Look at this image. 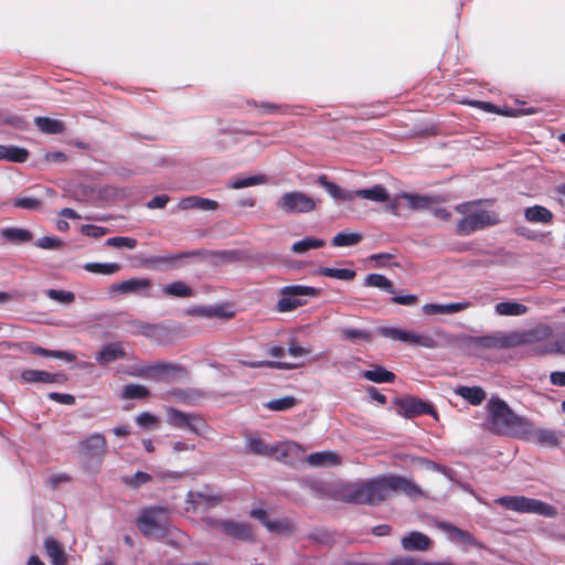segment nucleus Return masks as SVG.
Masks as SVG:
<instances>
[{
  "label": "nucleus",
  "mask_w": 565,
  "mask_h": 565,
  "mask_svg": "<svg viewBox=\"0 0 565 565\" xmlns=\"http://www.w3.org/2000/svg\"><path fill=\"white\" fill-rule=\"evenodd\" d=\"M394 494H404L416 500L425 497L423 489L412 479L402 475H380L364 481L347 483L341 489L343 502L377 505Z\"/></svg>",
  "instance_id": "nucleus-1"
},
{
  "label": "nucleus",
  "mask_w": 565,
  "mask_h": 565,
  "mask_svg": "<svg viewBox=\"0 0 565 565\" xmlns=\"http://www.w3.org/2000/svg\"><path fill=\"white\" fill-rule=\"evenodd\" d=\"M170 510L162 505H150L140 510L136 525L140 533L153 541H161L170 535Z\"/></svg>",
  "instance_id": "nucleus-2"
},
{
  "label": "nucleus",
  "mask_w": 565,
  "mask_h": 565,
  "mask_svg": "<svg viewBox=\"0 0 565 565\" xmlns=\"http://www.w3.org/2000/svg\"><path fill=\"white\" fill-rule=\"evenodd\" d=\"M246 451L258 456L276 455L277 459L286 465H294L295 460L305 455L302 446L296 441H286L276 447L267 446L262 438L249 436L246 441Z\"/></svg>",
  "instance_id": "nucleus-3"
},
{
  "label": "nucleus",
  "mask_w": 565,
  "mask_h": 565,
  "mask_svg": "<svg viewBox=\"0 0 565 565\" xmlns=\"http://www.w3.org/2000/svg\"><path fill=\"white\" fill-rule=\"evenodd\" d=\"M81 462L86 471L98 472L106 455V439L100 433H93L78 444Z\"/></svg>",
  "instance_id": "nucleus-4"
},
{
  "label": "nucleus",
  "mask_w": 565,
  "mask_h": 565,
  "mask_svg": "<svg viewBox=\"0 0 565 565\" xmlns=\"http://www.w3.org/2000/svg\"><path fill=\"white\" fill-rule=\"evenodd\" d=\"M321 295V289L305 285H287L279 289V296L275 310L280 313L291 312L307 305L306 297L316 298Z\"/></svg>",
  "instance_id": "nucleus-5"
},
{
  "label": "nucleus",
  "mask_w": 565,
  "mask_h": 565,
  "mask_svg": "<svg viewBox=\"0 0 565 565\" xmlns=\"http://www.w3.org/2000/svg\"><path fill=\"white\" fill-rule=\"evenodd\" d=\"M522 343V335L518 332L505 333L497 331L491 334L473 337L461 335L460 344L468 349H509Z\"/></svg>",
  "instance_id": "nucleus-6"
},
{
  "label": "nucleus",
  "mask_w": 565,
  "mask_h": 565,
  "mask_svg": "<svg viewBox=\"0 0 565 565\" xmlns=\"http://www.w3.org/2000/svg\"><path fill=\"white\" fill-rule=\"evenodd\" d=\"M134 375L152 380L154 382H172L175 380L185 379L189 372L185 366L169 361H158L153 364H146L140 366Z\"/></svg>",
  "instance_id": "nucleus-7"
},
{
  "label": "nucleus",
  "mask_w": 565,
  "mask_h": 565,
  "mask_svg": "<svg viewBox=\"0 0 565 565\" xmlns=\"http://www.w3.org/2000/svg\"><path fill=\"white\" fill-rule=\"evenodd\" d=\"M500 223L499 215L493 211L477 210L460 218L456 226V233L468 236L477 231L493 226Z\"/></svg>",
  "instance_id": "nucleus-8"
},
{
  "label": "nucleus",
  "mask_w": 565,
  "mask_h": 565,
  "mask_svg": "<svg viewBox=\"0 0 565 565\" xmlns=\"http://www.w3.org/2000/svg\"><path fill=\"white\" fill-rule=\"evenodd\" d=\"M167 423L177 429H188L194 435L201 436L206 429L205 419L200 414L185 413L173 406L166 408Z\"/></svg>",
  "instance_id": "nucleus-9"
},
{
  "label": "nucleus",
  "mask_w": 565,
  "mask_h": 565,
  "mask_svg": "<svg viewBox=\"0 0 565 565\" xmlns=\"http://www.w3.org/2000/svg\"><path fill=\"white\" fill-rule=\"evenodd\" d=\"M285 214H306L316 210L317 201L301 191L285 192L276 202Z\"/></svg>",
  "instance_id": "nucleus-10"
},
{
  "label": "nucleus",
  "mask_w": 565,
  "mask_h": 565,
  "mask_svg": "<svg viewBox=\"0 0 565 565\" xmlns=\"http://www.w3.org/2000/svg\"><path fill=\"white\" fill-rule=\"evenodd\" d=\"M205 255V249H194L151 256L147 262L156 269H178L184 265V259L204 257Z\"/></svg>",
  "instance_id": "nucleus-11"
},
{
  "label": "nucleus",
  "mask_w": 565,
  "mask_h": 565,
  "mask_svg": "<svg viewBox=\"0 0 565 565\" xmlns=\"http://www.w3.org/2000/svg\"><path fill=\"white\" fill-rule=\"evenodd\" d=\"M205 523L212 529H220L226 536L244 542L253 541V531L250 526L244 522L206 518Z\"/></svg>",
  "instance_id": "nucleus-12"
},
{
  "label": "nucleus",
  "mask_w": 565,
  "mask_h": 565,
  "mask_svg": "<svg viewBox=\"0 0 565 565\" xmlns=\"http://www.w3.org/2000/svg\"><path fill=\"white\" fill-rule=\"evenodd\" d=\"M395 404L401 409L399 414L405 418H413L419 415H431L437 418V411L429 402L417 397L396 398Z\"/></svg>",
  "instance_id": "nucleus-13"
},
{
  "label": "nucleus",
  "mask_w": 565,
  "mask_h": 565,
  "mask_svg": "<svg viewBox=\"0 0 565 565\" xmlns=\"http://www.w3.org/2000/svg\"><path fill=\"white\" fill-rule=\"evenodd\" d=\"M150 286L151 280L149 278L132 277L110 285L109 291L111 294L119 295L135 294L149 297L150 295L147 292V290L150 288Z\"/></svg>",
  "instance_id": "nucleus-14"
},
{
  "label": "nucleus",
  "mask_w": 565,
  "mask_h": 565,
  "mask_svg": "<svg viewBox=\"0 0 565 565\" xmlns=\"http://www.w3.org/2000/svg\"><path fill=\"white\" fill-rule=\"evenodd\" d=\"M504 427L515 438L531 441L534 437V425L524 416L514 414Z\"/></svg>",
  "instance_id": "nucleus-15"
},
{
  "label": "nucleus",
  "mask_w": 565,
  "mask_h": 565,
  "mask_svg": "<svg viewBox=\"0 0 565 565\" xmlns=\"http://www.w3.org/2000/svg\"><path fill=\"white\" fill-rule=\"evenodd\" d=\"M21 380L25 383H60L66 382L67 376L62 373H50L42 370H23L21 372Z\"/></svg>",
  "instance_id": "nucleus-16"
},
{
  "label": "nucleus",
  "mask_w": 565,
  "mask_h": 565,
  "mask_svg": "<svg viewBox=\"0 0 565 565\" xmlns=\"http://www.w3.org/2000/svg\"><path fill=\"white\" fill-rule=\"evenodd\" d=\"M170 393L179 403L188 406H198L210 396L209 392L195 387L174 388Z\"/></svg>",
  "instance_id": "nucleus-17"
},
{
  "label": "nucleus",
  "mask_w": 565,
  "mask_h": 565,
  "mask_svg": "<svg viewBox=\"0 0 565 565\" xmlns=\"http://www.w3.org/2000/svg\"><path fill=\"white\" fill-rule=\"evenodd\" d=\"M471 307L468 300L449 302V303H425L422 308L423 312L427 316L435 315H454Z\"/></svg>",
  "instance_id": "nucleus-18"
},
{
  "label": "nucleus",
  "mask_w": 565,
  "mask_h": 565,
  "mask_svg": "<svg viewBox=\"0 0 565 565\" xmlns=\"http://www.w3.org/2000/svg\"><path fill=\"white\" fill-rule=\"evenodd\" d=\"M514 414L503 399L491 397L489 401V415L493 424L501 423L505 426Z\"/></svg>",
  "instance_id": "nucleus-19"
},
{
  "label": "nucleus",
  "mask_w": 565,
  "mask_h": 565,
  "mask_svg": "<svg viewBox=\"0 0 565 565\" xmlns=\"http://www.w3.org/2000/svg\"><path fill=\"white\" fill-rule=\"evenodd\" d=\"M318 184L328 192L335 203L352 202V190L340 188L337 183L330 181L326 174L318 178Z\"/></svg>",
  "instance_id": "nucleus-20"
},
{
  "label": "nucleus",
  "mask_w": 565,
  "mask_h": 565,
  "mask_svg": "<svg viewBox=\"0 0 565 565\" xmlns=\"http://www.w3.org/2000/svg\"><path fill=\"white\" fill-rule=\"evenodd\" d=\"M438 527L446 533H449L454 539L460 541L466 546H475L478 548H484V544L479 542L470 532L465 531L451 523L440 522Z\"/></svg>",
  "instance_id": "nucleus-21"
},
{
  "label": "nucleus",
  "mask_w": 565,
  "mask_h": 565,
  "mask_svg": "<svg viewBox=\"0 0 565 565\" xmlns=\"http://www.w3.org/2000/svg\"><path fill=\"white\" fill-rule=\"evenodd\" d=\"M126 358V351L121 343L111 342L102 347L99 352L96 354L95 360L99 364H109L120 359Z\"/></svg>",
  "instance_id": "nucleus-22"
},
{
  "label": "nucleus",
  "mask_w": 565,
  "mask_h": 565,
  "mask_svg": "<svg viewBox=\"0 0 565 565\" xmlns=\"http://www.w3.org/2000/svg\"><path fill=\"white\" fill-rule=\"evenodd\" d=\"M532 498L524 495H504L495 500L505 510L514 511L518 513H530Z\"/></svg>",
  "instance_id": "nucleus-23"
},
{
  "label": "nucleus",
  "mask_w": 565,
  "mask_h": 565,
  "mask_svg": "<svg viewBox=\"0 0 565 565\" xmlns=\"http://www.w3.org/2000/svg\"><path fill=\"white\" fill-rule=\"evenodd\" d=\"M178 207L183 211L193 209L201 211H214L218 207V203L211 199L190 195L182 198L178 203Z\"/></svg>",
  "instance_id": "nucleus-24"
},
{
  "label": "nucleus",
  "mask_w": 565,
  "mask_h": 565,
  "mask_svg": "<svg viewBox=\"0 0 565 565\" xmlns=\"http://www.w3.org/2000/svg\"><path fill=\"white\" fill-rule=\"evenodd\" d=\"M185 313L193 317L211 318H231L232 312L225 310L223 306H192L185 310Z\"/></svg>",
  "instance_id": "nucleus-25"
},
{
  "label": "nucleus",
  "mask_w": 565,
  "mask_h": 565,
  "mask_svg": "<svg viewBox=\"0 0 565 565\" xmlns=\"http://www.w3.org/2000/svg\"><path fill=\"white\" fill-rule=\"evenodd\" d=\"M401 544L405 551H426L429 548L431 541L426 534L412 531L402 539Z\"/></svg>",
  "instance_id": "nucleus-26"
},
{
  "label": "nucleus",
  "mask_w": 565,
  "mask_h": 565,
  "mask_svg": "<svg viewBox=\"0 0 565 565\" xmlns=\"http://www.w3.org/2000/svg\"><path fill=\"white\" fill-rule=\"evenodd\" d=\"M26 352L43 358L60 359L66 362H74L76 359L75 354L71 351L50 350L31 342L26 343Z\"/></svg>",
  "instance_id": "nucleus-27"
},
{
  "label": "nucleus",
  "mask_w": 565,
  "mask_h": 565,
  "mask_svg": "<svg viewBox=\"0 0 565 565\" xmlns=\"http://www.w3.org/2000/svg\"><path fill=\"white\" fill-rule=\"evenodd\" d=\"M356 198L366 199L377 203H384L388 200L390 195L387 190L382 184H375L369 189L352 190V202Z\"/></svg>",
  "instance_id": "nucleus-28"
},
{
  "label": "nucleus",
  "mask_w": 565,
  "mask_h": 565,
  "mask_svg": "<svg viewBox=\"0 0 565 565\" xmlns=\"http://www.w3.org/2000/svg\"><path fill=\"white\" fill-rule=\"evenodd\" d=\"M524 217L530 223L551 224L553 221V213L547 207L535 204L524 210Z\"/></svg>",
  "instance_id": "nucleus-29"
},
{
  "label": "nucleus",
  "mask_w": 565,
  "mask_h": 565,
  "mask_svg": "<svg viewBox=\"0 0 565 565\" xmlns=\"http://www.w3.org/2000/svg\"><path fill=\"white\" fill-rule=\"evenodd\" d=\"M44 548L53 565H66V554L58 541L46 537L44 540Z\"/></svg>",
  "instance_id": "nucleus-30"
},
{
  "label": "nucleus",
  "mask_w": 565,
  "mask_h": 565,
  "mask_svg": "<svg viewBox=\"0 0 565 565\" xmlns=\"http://www.w3.org/2000/svg\"><path fill=\"white\" fill-rule=\"evenodd\" d=\"M527 310L529 308L525 305L514 300L501 301L494 306V312L498 316L504 317L523 316L527 312Z\"/></svg>",
  "instance_id": "nucleus-31"
},
{
  "label": "nucleus",
  "mask_w": 565,
  "mask_h": 565,
  "mask_svg": "<svg viewBox=\"0 0 565 565\" xmlns=\"http://www.w3.org/2000/svg\"><path fill=\"white\" fill-rule=\"evenodd\" d=\"M455 393L473 406L480 405L486 399V392L480 386H458Z\"/></svg>",
  "instance_id": "nucleus-32"
},
{
  "label": "nucleus",
  "mask_w": 565,
  "mask_h": 565,
  "mask_svg": "<svg viewBox=\"0 0 565 565\" xmlns=\"http://www.w3.org/2000/svg\"><path fill=\"white\" fill-rule=\"evenodd\" d=\"M1 236L12 244H24L32 241V233L22 227H4L1 230Z\"/></svg>",
  "instance_id": "nucleus-33"
},
{
  "label": "nucleus",
  "mask_w": 565,
  "mask_h": 565,
  "mask_svg": "<svg viewBox=\"0 0 565 565\" xmlns=\"http://www.w3.org/2000/svg\"><path fill=\"white\" fill-rule=\"evenodd\" d=\"M308 484V488L310 489L311 493L313 495H316L317 498H320V499H323V498H332V499H335V500H341L343 501L341 498H340V493H341V489L345 486L343 484L339 490L338 492L334 494L331 490V486L324 481H320V480H311V481H308L307 482Z\"/></svg>",
  "instance_id": "nucleus-34"
},
{
  "label": "nucleus",
  "mask_w": 565,
  "mask_h": 565,
  "mask_svg": "<svg viewBox=\"0 0 565 565\" xmlns=\"http://www.w3.org/2000/svg\"><path fill=\"white\" fill-rule=\"evenodd\" d=\"M363 285L365 287L379 288V289H381L387 294H391V295H394L396 292L393 282L386 276H384L382 274H376V273L369 274L365 277Z\"/></svg>",
  "instance_id": "nucleus-35"
},
{
  "label": "nucleus",
  "mask_w": 565,
  "mask_h": 565,
  "mask_svg": "<svg viewBox=\"0 0 565 565\" xmlns=\"http://www.w3.org/2000/svg\"><path fill=\"white\" fill-rule=\"evenodd\" d=\"M531 441L544 447L557 448L559 446V439L557 434L548 428L534 429V437Z\"/></svg>",
  "instance_id": "nucleus-36"
},
{
  "label": "nucleus",
  "mask_w": 565,
  "mask_h": 565,
  "mask_svg": "<svg viewBox=\"0 0 565 565\" xmlns=\"http://www.w3.org/2000/svg\"><path fill=\"white\" fill-rule=\"evenodd\" d=\"M467 105L469 106H473V107H477L479 109H482V110H486L488 113H494V114H503V115H507V116H519L521 114H532L533 111L532 110H515V109H511V108H508L505 110H501L499 109L495 105H493L492 103H489V102H482V100H476V99H471V100H468L466 102Z\"/></svg>",
  "instance_id": "nucleus-37"
},
{
  "label": "nucleus",
  "mask_w": 565,
  "mask_h": 565,
  "mask_svg": "<svg viewBox=\"0 0 565 565\" xmlns=\"http://www.w3.org/2000/svg\"><path fill=\"white\" fill-rule=\"evenodd\" d=\"M363 377L374 383H392L395 380V374L384 366L376 365L371 370L363 372Z\"/></svg>",
  "instance_id": "nucleus-38"
},
{
  "label": "nucleus",
  "mask_w": 565,
  "mask_h": 565,
  "mask_svg": "<svg viewBox=\"0 0 565 565\" xmlns=\"http://www.w3.org/2000/svg\"><path fill=\"white\" fill-rule=\"evenodd\" d=\"M306 461L312 467L333 466L339 463V457L332 451H318L307 456Z\"/></svg>",
  "instance_id": "nucleus-39"
},
{
  "label": "nucleus",
  "mask_w": 565,
  "mask_h": 565,
  "mask_svg": "<svg viewBox=\"0 0 565 565\" xmlns=\"http://www.w3.org/2000/svg\"><path fill=\"white\" fill-rule=\"evenodd\" d=\"M404 198L407 200L408 206L412 210L429 211L433 209V205L437 203V200L430 195L406 193Z\"/></svg>",
  "instance_id": "nucleus-40"
},
{
  "label": "nucleus",
  "mask_w": 565,
  "mask_h": 565,
  "mask_svg": "<svg viewBox=\"0 0 565 565\" xmlns=\"http://www.w3.org/2000/svg\"><path fill=\"white\" fill-rule=\"evenodd\" d=\"M221 501L222 497L220 494L189 491L186 495V502L193 504L204 503L207 508H214L218 505Z\"/></svg>",
  "instance_id": "nucleus-41"
},
{
  "label": "nucleus",
  "mask_w": 565,
  "mask_h": 565,
  "mask_svg": "<svg viewBox=\"0 0 565 565\" xmlns=\"http://www.w3.org/2000/svg\"><path fill=\"white\" fill-rule=\"evenodd\" d=\"M34 122L42 132L50 135L62 134L65 129L61 120L49 117H35Z\"/></svg>",
  "instance_id": "nucleus-42"
},
{
  "label": "nucleus",
  "mask_w": 565,
  "mask_h": 565,
  "mask_svg": "<svg viewBox=\"0 0 565 565\" xmlns=\"http://www.w3.org/2000/svg\"><path fill=\"white\" fill-rule=\"evenodd\" d=\"M150 396L148 387L141 384L129 383L124 385L120 397L122 399H145Z\"/></svg>",
  "instance_id": "nucleus-43"
},
{
  "label": "nucleus",
  "mask_w": 565,
  "mask_h": 565,
  "mask_svg": "<svg viewBox=\"0 0 565 565\" xmlns=\"http://www.w3.org/2000/svg\"><path fill=\"white\" fill-rule=\"evenodd\" d=\"M362 238L359 232H340L333 236L331 244L334 247H350L359 244Z\"/></svg>",
  "instance_id": "nucleus-44"
},
{
  "label": "nucleus",
  "mask_w": 565,
  "mask_h": 565,
  "mask_svg": "<svg viewBox=\"0 0 565 565\" xmlns=\"http://www.w3.org/2000/svg\"><path fill=\"white\" fill-rule=\"evenodd\" d=\"M317 275L337 278L340 280H352L356 276L355 270L350 268H332V267H319L316 271Z\"/></svg>",
  "instance_id": "nucleus-45"
},
{
  "label": "nucleus",
  "mask_w": 565,
  "mask_h": 565,
  "mask_svg": "<svg viewBox=\"0 0 565 565\" xmlns=\"http://www.w3.org/2000/svg\"><path fill=\"white\" fill-rule=\"evenodd\" d=\"M83 268L93 274L98 275H113L120 270L121 266L118 263H86L84 264Z\"/></svg>",
  "instance_id": "nucleus-46"
},
{
  "label": "nucleus",
  "mask_w": 565,
  "mask_h": 565,
  "mask_svg": "<svg viewBox=\"0 0 565 565\" xmlns=\"http://www.w3.org/2000/svg\"><path fill=\"white\" fill-rule=\"evenodd\" d=\"M243 365L250 367V369H259V367H271L276 370H295L298 367V364L289 363V362H281V361H267V360H260V361H243Z\"/></svg>",
  "instance_id": "nucleus-47"
},
{
  "label": "nucleus",
  "mask_w": 565,
  "mask_h": 565,
  "mask_svg": "<svg viewBox=\"0 0 565 565\" xmlns=\"http://www.w3.org/2000/svg\"><path fill=\"white\" fill-rule=\"evenodd\" d=\"M326 242L321 238L306 236L292 244L291 250L296 254H303L309 249H316L324 246Z\"/></svg>",
  "instance_id": "nucleus-48"
},
{
  "label": "nucleus",
  "mask_w": 565,
  "mask_h": 565,
  "mask_svg": "<svg viewBox=\"0 0 565 565\" xmlns=\"http://www.w3.org/2000/svg\"><path fill=\"white\" fill-rule=\"evenodd\" d=\"M29 151L23 147L4 146L3 145V159L10 162L22 163L28 160Z\"/></svg>",
  "instance_id": "nucleus-49"
},
{
  "label": "nucleus",
  "mask_w": 565,
  "mask_h": 565,
  "mask_svg": "<svg viewBox=\"0 0 565 565\" xmlns=\"http://www.w3.org/2000/svg\"><path fill=\"white\" fill-rule=\"evenodd\" d=\"M162 291L166 295L178 298H188L193 296V290L188 285L180 280L166 285L162 288Z\"/></svg>",
  "instance_id": "nucleus-50"
},
{
  "label": "nucleus",
  "mask_w": 565,
  "mask_h": 565,
  "mask_svg": "<svg viewBox=\"0 0 565 565\" xmlns=\"http://www.w3.org/2000/svg\"><path fill=\"white\" fill-rule=\"evenodd\" d=\"M530 513L545 518H555L557 515V509L542 500L532 498Z\"/></svg>",
  "instance_id": "nucleus-51"
},
{
  "label": "nucleus",
  "mask_w": 565,
  "mask_h": 565,
  "mask_svg": "<svg viewBox=\"0 0 565 565\" xmlns=\"http://www.w3.org/2000/svg\"><path fill=\"white\" fill-rule=\"evenodd\" d=\"M267 182V177L264 174H256L249 177H238L232 180L231 188L233 189H244L248 186L265 184Z\"/></svg>",
  "instance_id": "nucleus-52"
},
{
  "label": "nucleus",
  "mask_w": 565,
  "mask_h": 565,
  "mask_svg": "<svg viewBox=\"0 0 565 565\" xmlns=\"http://www.w3.org/2000/svg\"><path fill=\"white\" fill-rule=\"evenodd\" d=\"M407 342L426 349H436L438 347L437 340L426 332L416 333L409 331Z\"/></svg>",
  "instance_id": "nucleus-53"
},
{
  "label": "nucleus",
  "mask_w": 565,
  "mask_h": 565,
  "mask_svg": "<svg viewBox=\"0 0 565 565\" xmlns=\"http://www.w3.org/2000/svg\"><path fill=\"white\" fill-rule=\"evenodd\" d=\"M297 403V399L292 395H286L280 398L271 399L266 403V407L275 412H285L292 408Z\"/></svg>",
  "instance_id": "nucleus-54"
},
{
  "label": "nucleus",
  "mask_w": 565,
  "mask_h": 565,
  "mask_svg": "<svg viewBox=\"0 0 565 565\" xmlns=\"http://www.w3.org/2000/svg\"><path fill=\"white\" fill-rule=\"evenodd\" d=\"M342 337L349 341L358 342V341H366L371 340V335L367 331L362 329H355L351 327H347L341 329Z\"/></svg>",
  "instance_id": "nucleus-55"
},
{
  "label": "nucleus",
  "mask_w": 565,
  "mask_h": 565,
  "mask_svg": "<svg viewBox=\"0 0 565 565\" xmlns=\"http://www.w3.org/2000/svg\"><path fill=\"white\" fill-rule=\"evenodd\" d=\"M46 296L62 305H70L74 301L75 295L72 291L68 290H62V289H47L45 291Z\"/></svg>",
  "instance_id": "nucleus-56"
},
{
  "label": "nucleus",
  "mask_w": 565,
  "mask_h": 565,
  "mask_svg": "<svg viewBox=\"0 0 565 565\" xmlns=\"http://www.w3.org/2000/svg\"><path fill=\"white\" fill-rule=\"evenodd\" d=\"M379 333L384 338L407 342L409 331L394 327H384L379 330Z\"/></svg>",
  "instance_id": "nucleus-57"
},
{
  "label": "nucleus",
  "mask_w": 565,
  "mask_h": 565,
  "mask_svg": "<svg viewBox=\"0 0 565 565\" xmlns=\"http://www.w3.org/2000/svg\"><path fill=\"white\" fill-rule=\"evenodd\" d=\"M12 205L24 210H38L41 206V200L33 196H17L12 200Z\"/></svg>",
  "instance_id": "nucleus-58"
},
{
  "label": "nucleus",
  "mask_w": 565,
  "mask_h": 565,
  "mask_svg": "<svg viewBox=\"0 0 565 565\" xmlns=\"http://www.w3.org/2000/svg\"><path fill=\"white\" fill-rule=\"evenodd\" d=\"M418 462L427 470H431V471H435V472H439L441 475H444L445 477L451 479V475H452V470L447 467V466H443V465H439L430 459H427V458H419L418 459Z\"/></svg>",
  "instance_id": "nucleus-59"
},
{
  "label": "nucleus",
  "mask_w": 565,
  "mask_h": 565,
  "mask_svg": "<svg viewBox=\"0 0 565 565\" xmlns=\"http://www.w3.org/2000/svg\"><path fill=\"white\" fill-rule=\"evenodd\" d=\"M105 245L111 247H127L132 249L137 246V241L127 236H114L107 238Z\"/></svg>",
  "instance_id": "nucleus-60"
},
{
  "label": "nucleus",
  "mask_w": 565,
  "mask_h": 565,
  "mask_svg": "<svg viewBox=\"0 0 565 565\" xmlns=\"http://www.w3.org/2000/svg\"><path fill=\"white\" fill-rule=\"evenodd\" d=\"M122 480L125 484L130 488H139L141 484L149 482L151 480V476L139 470L132 476L125 477Z\"/></svg>",
  "instance_id": "nucleus-61"
},
{
  "label": "nucleus",
  "mask_w": 565,
  "mask_h": 565,
  "mask_svg": "<svg viewBox=\"0 0 565 565\" xmlns=\"http://www.w3.org/2000/svg\"><path fill=\"white\" fill-rule=\"evenodd\" d=\"M34 245L42 249H58L63 245V241L56 236H43L34 243Z\"/></svg>",
  "instance_id": "nucleus-62"
},
{
  "label": "nucleus",
  "mask_w": 565,
  "mask_h": 565,
  "mask_svg": "<svg viewBox=\"0 0 565 565\" xmlns=\"http://www.w3.org/2000/svg\"><path fill=\"white\" fill-rule=\"evenodd\" d=\"M109 232L108 228L93 224H84L81 226V233L88 237L99 238Z\"/></svg>",
  "instance_id": "nucleus-63"
},
{
  "label": "nucleus",
  "mask_w": 565,
  "mask_h": 565,
  "mask_svg": "<svg viewBox=\"0 0 565 565\" xmlns=\"http://www.w3.org/2000/svg\"><path fill=\"white\" fill-rule=\"evenodd\" d=\"M49 399L54 401L60 404L64 405H74L75 404V396L68 393H58V392H51L47 395Z\"/></svg>",
  "instance_id": "nucleus-64"
}]
</instances>
